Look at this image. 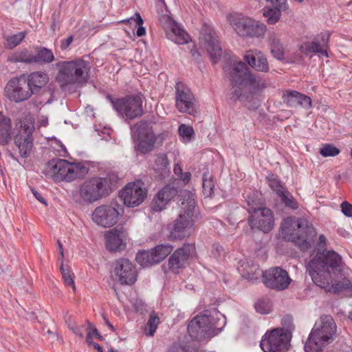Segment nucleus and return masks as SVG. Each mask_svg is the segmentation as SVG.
<instances>
[{"mask_svg":"<svg viewBox=\"0 0 352 352\" xmlns=\"http://www.w3.org/2000/svg\"><path fill=\"white\" fill-rule=\"evenodd\" d=\"M342 257L333 250L318 253L306 266L315 285L327 292L352 294V279L342 273Z\"/></svg>","mask_w":352,"mask_h":352,"instance_id":"f257e3e1","label":"nucleus"},{"mask_svg":"<svg viewBox=\"0 0 352 352\" xmlns=\"http://www.w3.org/2000/svg\"><path fill=\"white\" fill-rule=\"evenodd\" d=\"M230 78L234 95L245 105L254 103L258 95L267 87L266 82L241 61L234 64Z\"/></svg>","mask_w":352,"mask_h":352,"instance_id":"f03ea898","label":"nucleus"},{"mask_svg":"<svg viewBox=\"0 0 352 352\" xmlns=\"http://www.w3.org/2000/svg\"><path fill=\"white\" fill-rule=\"evenodd\" d=\"M58 72L56 81L63 91H70L85 85L90 78L91 65L88 61L76 58L56 64Z\"/></svg>","mask_w":352,"mask_h":352,"instance_id":"7ed1b4c3","label":"nucleus"},{"mask_svg":"<svg viewBox=\"0 0 352 352\" xmlns=\"http://www.w3.org/2000/svg\"><path fill=\"white\" fill-rule=\"evenodd\" d=\"M179 197L180 213L175 220L169 234L172 241L189 236L193 231V226L198 215L194 194L188 190H183Z\"/></svg>","mask_w":352,"mask_h":352,"instance_id":"20e7f679","label":"nucleus"},{"mask_svg":"<svg viewBox=\"0 0 352 352\" xmlns=\"http://www.w3.org/2000/svg\"><path fill=\"white\" fill-rule=\"evenodd\" d=\"M279 234L284 240L294 243L302 250H307L314 243L316 231L305 219L289 217L283 219Z\"/></svg>","mask_w":352,"mask_h":352,"instance_id":"39448f33","label":"nucleus"},{"mask_svg":"<svg viewBox=\"0 0 352 352\" xmlns=\"http://www.w3.org/2000/svg\"><path fill=\"white\" fill-rule=\"evenodd\" d=\"M225 324L226 318L221 313L207 310L190 321L188 331L192 338L201 341L218 334Z\"/></svg>","mask_w":352,"mask_h":352,"instance_id":"423d86ee","label":"nucleus"},{"mask_svg":"<svg viewBox=\"0 0 352 352\" xmlns=\"http://www.w3.org/2000/svg\"><path fill=\"white\" fill-rule=\"evenodd\" d=\"M336 324L331 316H322L315 323L305 344L306 352H322V348L333 341Z\"/></svg>","mask_w":352,"mask_h":352,"instance_id":"0eeeda50","label":"nucleus"},{"mask_svg":"<svg viewBox=\"0 0 352 352\" xmlns=\"http://www.w3.org/2000/svg\"><path fill=\"white\" fill-rule=\"evenodd\" d=\"M227 20L234 32L243 38H263L267 32L264 23L241 14H230Z\"/></svg>","mask_w":352,"mask_h":352,"instance_id":"6e6552de","label":"nucleus"},{"mask_svg":"<svg viewBox=\"0 0 352 352\" xmlns=\"http://www.w3.org/2000/svg\"><path fill=\"white\" fill-rule=\"evenodd\" d=\"M291 338V329L275 328L264 334L260 346L264 352H285L289 349Z\"/></svg>","mask_w":352,"mask_h":352,"instance_id":"1a4fd4ad","label":"nucleus"},{"mask_svg":"<svg viewBox=\"0 0 352 352\" xmlns=\"http://www.w3.org/2000/svg\"><path fill=\"white\" fill-rule=\"evenodd\" d=\"M47 168L55 181L71 182L82 177L86 172L84 166L61 159L51 160L48 162Z\"/></svg>","mask_w":352,"mask_h":352,"instance_id":"9d476101","label":"nucleus"},{"mask_svg":"<svg viewBox=\"0 0 352 352\" xmlns=\"http://www.w3.org/2000/svg\"><path fill=\"white\" fill-rule=\"evenodd\" d=\"M19 133L14 137V144L19 149L21 157H28L32 150V133L34 130V121L32 118H23L16 124Z\"/></svg>","mask_w":352,"mask_h":352,"instance_id":"9b49d317","label":"nucleus"},{"mask_svg":"<svg viewBox=\"0 0 352 352\" xmlns=\"http://www.w3.org/2000/svg\"><path fill=\"white\" fill-rule=\"evenodd\" d=\"M112 182L109 177H95L85 181L80 187V196L85 201L92 203L107 195Z\"/></svg>","mask_w":352,"mask_h":352,"instance_id":"f8f14e48","label":"nucleus"},{"mask_svg":"<svg viewBox=\"0 0 352 352\" xmlns=\"http://www.w3.org/2000/svg\"><path fill=\"white\" fill-rule=\"evenodd\" d=\"M175 107L182 113L196 116L199 113L197 100L191 89L182 82L175 85Z\"/></svg>","mask_w":352,"mask_h":352,"instance_id":"ddd939ff","label":"nucleus"},{"mask_svg":"<svg viewBox=\"0 0 352 352\" xmlns=\"http://www.w3.org/2000/svg\"><path fill=\"white\" fill-rule=\"evenodd\" d=\"M117 113L124 119L133 120L143 114L142 96L140 95L127 96L116 100H111Z\"/></svg>","mask_w":352,"mask_h":352,"instance_id":"4468645a","label":"nucleus"},{"mask_svg":"<svg viewBox=\"0 0 352 352\" xmlns=\"http://www.w3.org/2000/svg\"><path fill=\"white\" fill-rule=\"evenodd\" d=\"M248 223L251 228H256L263 232H269L274 226L272 211L265 207L251 206L248 201Z\"/></svg>","mask_w":352,"mask_h":352,"instance_id":"2eb2a0df","label":"nucleus"},{"mask_svg":"<svg viewBox=\"0 0 352 352\" xmlns=\"http://www.w3.org/2000/svg\"><path fill=\"white\" fill-rule=\"evenodd\" d=\"M173 250V246L169 243L156 245L148 250L138 252L135 259L143 267H150L164 261Z\"/></svg>","mask_w":352,"mask_h":352,"instance_id":"dca6fc26","label":"nucleus"},{"mask_svg":"<svg viewBox=\"0 0 352 352\" xmlns=\"http://www.w3.org/2000/svg\"><path fill=\"white\" fill-rule=\"evenodd\" d=\"M122 212V207L117 204L102 205L94 210L92 219L98 225L109 228L114 226L118 221Z\"/></svg>","mask_w":352,"mask_h":352,"instance_id":"f3484780","label":"nucleus"},{"mask_svg":"<svg viewBox=\"0 0 352 352\" xmlns=\"http://www.w3.org/2000/svg\"><path fill=\"white\" fill-rule=\"evenodd\" d=\"M5 96L11 102H24L32 96L25 77L14 78L8 81L5 87Z\"/></svg>","mask_w":352,"mask_h":352,"instance_id":"a211bd4d","label":"nucleus"},{"mask_svg":"<svg viewBox=\"0 0 352 352\" xmlns=\"http://www.w3.org/2000/svg\"><path fill=\"white\" fill-rule=\"evenodd\" d=\"M165 13L162 10L159 16V22L166 33L169 39L179 45L188 43L190 36L178 24L169 16L167 8H164Z\"/></svg>","mask_w":352,"mask_h":352,"instance_id":"6ab92c4d","label":"nucleus"},{"mask_svg":"<svg viewBox=\"0 0 352 352\" xmlns=\"http://www.w3.org/2000/svg\"><path fill=\"white\" fill-rule=\"evenodd\" d=\"M265 285L276 291L287 289L292 282L287 272L278 267H272L263 274Z\"/></svg>","mask_w":352,"mask_h":352,"instance_id":"aec40b11","label":"nucleus"},{"mask_svg":"<svg viewBox=\"0 0 352 352\" xmlns=\"http://www.w3.org/2000/svg\"><path fill=\"white\" fill-rule=\"evenodd\" d=\"M124 205L135 207L140 205L147 196V191L139 183L128 184L120 192Z\"/></svg>","mask_w":352,"mask_h":352,"instance_id":"412c9836","label":"nucleus"},{"mask_svg":"<svg viewBox=\"0 0 352 352\" xmlns=\"http://www.w3.org/2000/svg\"><path fill=\"white\" fill-rule=\"evenodd\" d=\"M195 248L189 243L184 244L177 248L168 259V267L174 273H178L180 269L185 268L192 256Z\"/></svg>","mask_w":352,"mask_h":352,"instance_id":"4be33fe9","label":"nucleus"},{"mask_svg":"<svg viewBox=\"0 0 352 352\" xmlns=\"http://www.w3.org/2000/svg\"><path fill=\"white\" fill-rule=\"evenodd\" d=\"M200 44L201 47L208 53L211 60L214 63H217L221 54V47L216 32L209 28L204 29L200 37Z\"/></svg>","mask_w":352,"mask_h":352,"instance_id":"5701e85b","label":"nucleus"},{"mask_svg":"<svg viewBox=\"0 0 352 352\" xmlns=\"http://www.w3.org/2000/svg\"><path fill=\"white\" fill-rule=\"evenodd\" d=\"M114 273L118 281L122 285H131L136 280V268L129 259L118 260L115 263Z\"/></svg>","mask_w":352,"mask_h":352,"instance_id":"b1692460","label":"nucleus"},{"mask_svg":"<svg viewBox=\"0 0 352 352\" xmlns=\"http://www.w3.org/2000/svg\"><path fill=\"white\" fill-rule=\"evenodd\" d=\"M243 60L254 70L267 73L270 71V66L266 56L261 50H250L243 56Z\"/></svg>","mask_w":352,"mask_h":352,"instance_id":"393cba45","label":"nucleus"},{"mask_svg":"<svg viewBox=\"0 0 352 352\" xmlns=\"http://www.w3.org/2000/svg\"><path fill=\"white\" fill-rule=\"evenodd\" d=\"M328 41V35L321 34L320 36L314 38V39L311 42L302 43L300 45L299 50L301 53L305 55H308L310 53H316L328 56L327 50Z\"/></svg>","mask_w":352,"mask_h":352,"instance_id":"a878e982","label":"nucleus"},{"mask_svg":"<svg viewBox=\"0 0 352 352\" xmlns=\"http://www.w3.org/2000/svg\"><path fill=\"white\" fill-rule=\"evenodd\" d=\"M283 102L289 107H302L309 109L311 105L309 97L294 90L284 91L282 96Z\"/></svg>","mask_w":352,"mask_h":352,"instance_id":"bb28decb","label":"nucleus"},{"mask_svg":"<svg viewBox=\"0 0 352 352\" xmlns=\"http://www.w3.org/2000/svg\"><path fill=\"white\" fill-rule=\"evenodd\" d=\"M176 190L169 186L164 187L154 197L151 209L155 212H161L166 209L167 204L176 195Z\"/></svg>","mask_w":352,"mask_h":352,"instance_id":"cd10ccee","label":"nucleus"},{"mask_svg":"<svg viewBox=\"0 0 352 352\" xmlns=\"http://www.w3.org/2000/svg\"><path fill=\"white\" fill-rule=\"evenodd\" d=\"M237 269L243 277L252 281L263 277V274L265 273L257 264L252 261H241Z\"/></svg>","mask_w":352,"mask_h":352,"instance_id":"c85d7f7f","label":"nucleus"},{"mask_svg":"<svg viewBox=\"0 0 352 352\" xmlns=\"http://www.w3.org/2000/svg\"><path fill=\"white\" fill-rule=\"evenodd\" d=\"M124 236L125 234L123 231L118 230L117 229L109 230L105 234L107 248L111 252L124 249L123 239Z\"/></svg>","mask_w":352,"mask_h":352,"instance_id":"c756f323","label":"nucleus"},{"mask_svg":"<svg viewBox=\"0 0 352 352\" xmlns=\"http://www.w3.org/2000/svg\"><path fill=\"white\" fill-rule=\"evenodd\" d=\"M25 79L32 91V95L38 93L49 82L48 75L40 71L30 74Z\"/></svg>","mask_w":352,"mask_h":352,"instance_id":"7c9ffc66","label":"nucleus"},{"mask_svg":"<svg viewBox=\"0 0 352 352\" xmlns=\"http://www.w3.org/2000/svg\"><path fill=\"white\" fill-rule=\"evenodd\" d=\"M155 141L156 136L153 131L151 129H146L140 138L138 150L144 154L151 151L154 148Z\"/></svg>","mask_w":352,"mask_h":352,"instance_id":"2f4dec72","label":"nucleus"},{"mask_svg":"<svg viewBox=\"0 0 352 352\" xmlns=\"http://www.w3.org/2000/svg\"><path fill=\"white\" fill-rule=\"evenodd\" d=\"M12 124L10 118L0 112V144L7 145L11 140Z\"/></svg>","mask_w":352,"mask_h":352,"instance_id":"473e14b6","label":"nucleus"},{"mask_svg":"<svg viewBox=\"0 0 352 352\" xmlns=\"http://www.w3.org/2000/svg\"><path fill=\"white\" fill-rule=\"evenodd\" d=\"M267 41L270 46L271 53L273 56L277 59H283L284 56V47L278 34L275 32H269Z\"/></svg>","mask_w":352,"mask_h":352,"instance_id":"72a5a7b5","label":"nucleus"},{"mask_svg":"<svg viewBox=\"0 0 352 352\" xmlns=\"http://www.w3.org/2000/svg\"><path fill=\"white\" fill-rule=\"evenodd\" d=\"M8 60L12 63H33L36 59L34 55L30 53L28 50L23 49L16 51L10 54L8 58Z\"/></svg>","mask_w":352,"mask_h":352,"instance_id":"f704fd0d","label":"nucleus"},{"mask_svg":"<svg viewBox=\"0 0 352 352\" xmlns=\"http://www.w3.org/2000/svg\"><path fill=\"white\" fill-rule=\"evenodd\" d=\"M281 11L282 9L278 8H265L263 10V15L269 25H274L280 21Z\"/></svg>","mask_w":352,"mask_h":352,"instance_id":"c9c22d12","label":"nucleus"},{"mask_svg":"<svg viewBox=\"0 0 352 352\" xmlns=\"http://www.w3.org/2000/svg\"><path fill=\"white\" fill-rule=\"evenodd\" d=\"M154 168L162 175H164L168 173L169 170V163L166 155L160 154L157 155L155 160Z\"/></svg>","mask_w":352,"mask_h":352,"instance_id":"e433bc0d","label":"nucleus"},{"mask_svg":"<svg viewBox=\"0 0 352 352\" xmlns=\"http://www.w3.org/2000/svg\"><path fill=\"white\" fill-rule=\"evenodd\" d=\"M65 322L67 326L68 329L72 331V333L80 337V338H84L82 329L84 326H78L76 322L73 320L72 317L67 314L65 316Z\"/></svg>","mask_w":352,"mask_h":352,"instance_id":"4c0bfd02","label":"nucleus"},{"mask_svg":"<svg viewBox=\"0 0 352 352\" xmlns=\"http://www.w3.org/2000/svg\"><path fill=\"white\" fill-rule=\"evenodd\" d=\"M34 58L36 60L34 61V63L43 62L50 63L54 60V56L52 52L45 47H43L38 50L37 54L34 55Z\"/></svg>","mask_w":352,"mask_h":352,"instance_id":"58836bf2","label":"nucleus"},{"mask_svg":"<svg viewBox=\"0 0 352 352\" xmlns=\"http://www.w3.org/2000/svg\"><path fill=\"white\" fill-rule=\"evenodd\" d=\"M25 36V32H21L16 34L8 36L6 38L5 45L7 48L12 49L19 45Z\"/></svg>","mask_w":352,"mask_h":352,"instance_id":"ea45409f","label":"nucleus"},{"mask_svg":"<svg viewBox=\"0 0 352 352\" xmlns=\"http://www.w3.org/2000/svg\"><path fill=\"white\" fill-rule=\"evenodd\" d=\"M278 197L286 207L296 210L298 208V204L294 198L293 195L287 190L283 191Z\"/></svg>","mask_w":352,"mask_h":352,"instance_id":"a19ab883","label":"nucleus"},{"mask_svg":"<svg viewBox=\"0 0 352 352\" xmlns=\"http://www.w3.org/2000/svg\"><path fill=\"white\" fill-rule=\"evenodd\" d=\"M179 134L185 142H189L194 138L195 132L191 126H188L185 124H182L179 126Z\"/></svg>","mask_w":352,"mask_h":352,"instance_id":"79ce46f5","label":"nucleus"},{"mask_svg":"<svg viewBox=\"0 0 352 352\" xmlns=\"http://www.w3.org/2000/svg\"><path fill=\"white\" fill-rule=\"evenodd\" d=\"M131 20H133L135 21V23H137V25H138V30H137V32H136V34L138 36H142L144 35H145L146 34V30L144 28V27H143V19H142L140 14L139 12H136L134 15V16L130 18V19H126V20H123L122 22L124 23H129Z\"/></svg>","mask_w":352,"mask_h":352,"instance_id":"37998d69","label":"nucleus"},{"mask_svg":"<svg viewBox=\"0 0 352 352\" xmlns=\"http://www.w3.org/2000/svg\"><path fill=\"white\" fill-rule=\"evenodd\" d=\"M267 181L270 187L277 195H280L283 191L287 190V188L281 184L280 182L274 177V175L268 177Z\"/></svg>","mask_w":352,"mask_h":352,"instance_id":"c03bdc74","label":"nucleus"},{"mask_svg":"<svg viewBox=\"0 0 352 352\" xmlns=\"http://www.w3.org/2000/svg\"><path fill=\"white\" fill-rule=\"evenodd\" d=\"M214 188V183L208 175L205 174L203 177V191L206 196H211Z\"/></svg>","mask_w":352,"mask_h":352,"instance_id":"a18cd8bd","label":"nucleus"},{"mask_svg":"<svg viewBox=\"0 0 352 352\" xmlns=\"http://www.w3.org/2000/svg\"><path fill=\"white\" fill-rule=\"evenodd\" d=\"M320 153L323 157H334L340 153V150L331 144H324L320 150Z\"/></svg>","mask_w":352,"mask_h":352,"instance_id":"49530a36","label":"nucleus"},{"mask_svg":"<svg viewBox=\"0 0 352 352\" xmlns=\"http://www.w3.org/2000/svg\"><path fill=\"white\" fill-rule=\"evenodd\" d=\"M159 323H160L159 317L155 313H153L152 314H151L149 319L148 320V322H147V325L148 326V328H149V331L146 332V334L148 336H152L154 334V333L155 332Z\"/></svg>","mask_w":352,"mask_h":352,"instance_id":"de8ad7c7","label":"nucleus"},{"mask_svg":"<svg viewBox=\"0 0 352 352\" xmlns=\"http://www.w3.org/2000/svg\"><path fill=\"white\" fill-rule=\"evenodd\" d=\"M255 309L258 313L267 314L272 309L271 303L269 300H260L255 304Z\"/></svg>","mask_w":352,"mask_h":352,"instance_id":"09e8293b","label":"nucleus"},{"mask_svg":"<svg viewBox=\"0 0 352 352\" xmlns=\"http://www.w3.org/2000/svg\"><path fill=\"white\" fill-rule=\"evenodd\" d=\"M60 271L63 276V278L65 281V283L67 286H71L74 291H75V284L74 281L73 280L72 276L69 272V270L67 268H65L63 263L60 265Z\"/></svg>","mask_w":352,"mask_h":352,"instance_id":"8fccbe9b","label":"nucleus"},{"mask_svg":"<svg viewBox=\"0 0 352 352\" xmlns=\"http://www.w3.org/2000/svg\"><path fill=\"white\" fill-rule=\"evenodd\" d=\"M89 329L87 331V335L86 337V342L88 344H92V338L93 336L97 337L98 339L102 340V336L99 333L98 329L92 326V324L88 322Z\"/></svg>","mask_w":352,"mask_h":352,"instance_id":"3c124183","label":"nucleus"},{"mask_svg":"<svg viewBox=\"0 0 352 352\" xmlns=\"http://www.w3.org/2000/svg\"><path fill=\"white\" fill-rule=\"evenodd\" d=\"M342 212L346 217H352V205L347 201H344L341 204Z\"/></svg>","mask_w":352,"mask_h":352,"instance_id":"603ef678","label":"nucleus"},{"mask_svg":"<svg viewBox=\"0 0 352 352\" xmlns=\"http://www.w3.org/2000/svg\"><path fill=\"white\" fill-rule=\"evenodd\" d=\"M73 38L72 36H69L66 39L62 41L60 44V47L62 50H65L67 47L69 46L71 43L72 42Z\"/></svg>","mask_w":352,"mask_h":352,"instance_id":"864d4df0","label":"nucleus"},{"mask_svg":"<svg viewBox=\"0 0 352 352\" xmlns=\"http://www.w3.org/2000/svg\"><path fill=\"white\" fill-rule=\"evenodd\" d=\"M33 195H34L35 198L38 200L40 202L46 205V202L44 199V198L35 190H32Z\"/></svg>","mask_w":352,"mask_h":352,"instance_id":"5fc2aeb1","label":"nucleus"},{"mask_svg":"<svg viewBox=\"0 0 352 352\" xmlns=\"http://www.w3.org/2000/svg\"><path fill=\"white\" fill-rule=\"evenodd\" d=\"M174 172L175 175H177L178 177H182V169L180 165L175 164L174 166Z\"/></svg>","mask_w":352,"mask_h":352,"instance_id":"6e6d98bb","label":"nucleus"},{"mask_svg":"<svg viewBox=\"0 0 352 352\" xmlns=\"http://www.w3.org/2000/svg\"><path fill=\"white\" fill-rule=\"evenodd\" d=\"M326 244H327V239H326V237L324 236V235H323V234L320 235V236H319L320 247L323 248L326 245Z\"/></svg>","mask_w":352,"mask_h":352,"instance_id":"4d7b16f0","label":"nucleus"},{"mask_svg":"<svg viewBox=\"0 0 352 352\" xmlns=\"http://www.w3.org/2000/svg\"><path fill=\"white\" fill-rule=\"evenodd\" d=\"M184 182H188L190 179V173L188 172L182 174V177H179Z\"/></svg>","mask_w":352,"mask_h":352,"instance_id":"13d9d810","label":"nucleus"},{"mask_svg":"<svg viewBox=\"0 0 352 352\" xmlns=\"http://www.w3.org/2000/svg\"><path fill=\"white\" fill-rule=\"evenodd\" d=\"M57 243H58V250H59V254L60 256V259L63 261V260L64 258V253H63V245L60 243V241H58Z\"/></svg>","mask_w":352,"mask_h":352,"instance_id":"bf43d9fd","label":"nucleus"},{"mask_svg":"<svg viewBox=\"0 0 352 352\" xmlns=\"http://www.w3.org/2000/svg\"><path fill=\"white\" fill-rule=\"evenodd\" d=\"M168 352H186V351H184V350L181 347L173 346L169 349Z\"/></svg>","mask_w":352,"mask_h":352,"instance_id":"052dcab7","label":"nucleus"},{"mask_svg":"<svg viewBox=\"0 0 352 352\" xmlns=\"http://www.w3.org/2000/svg\"><path fill=\"white\" fill-rule=\"evenodd\" d=\"M48 124V120L47 118L45 117H43L40 120H39V124L40 126H46Z\"/></svg>","mask_w":352,"mask_h":352,"instance_id":"680f3d73","label":"nucleus"},{"mask_svg":"<svg viewBox=\"0 0 352 352\" xmlns=\"http://www.w3.org/2000/svg\"><path fill=\"white\" fill-rule=\"evenodd\" d=\"M91 344L97 351L102 352V348L98 344L92 342Z\"/></svg>","mask_w":352,"mask_h":352,"instance_id":"e2e57ef3","label":"nucleus"},{"mask_svg":"<svg viewBox=\"0 0 352 352\" xmlns=\"http://www.w3.org/2000/svg\"><path fill=\"white\" fill-rule=\"evenodd\" d=\"M104 321H105V323L112 330V331H114V327L110 323V322L106 318L104 317Z\"/></svg>","mask_w":352,"mask_h":352,"instance_id":"0e129e2a","label":"nucleus"},{"mask_svg":"<svg viewBox=\"0 0 352 352\" xmlns=\"http://www.w3.org/2000/svg\"><path fill=\"white\" fill-rule=\"evenodd\" d=\"M159 3H161V6L166 9V4L164 0H157Z\"/></svg>","mask_w":352,"mask_h":352,"instance_id":"69168bd1","label":"nucleus"},{"mask_svg":"<svg viewBox=\"0 0 352 352\" xmlns=\"http://www.w3.org/2000/svg\"><path fill=\"white\" fill-rule=\"evenodd\" d=\"M108 352H118V351H116V350L111 349V350H109Z\"/></svg>","mask_w":352,"mask_h":352,"instance_id":"338daca9","label":"nucleus"},{"mask_svg":"<svg viewBox=\"0 0 352 352\" xmlns=\"http://www.w3.org/2000/svg\"><path fill=\"white\" fill-rule=\"evenodd\" d=\"M196 352H206L204 351H197Z\"/></svg>","mask_w":352,"mask_h":352,"instance_id":"774afa93","label":"nucleus"}]
</instances>
